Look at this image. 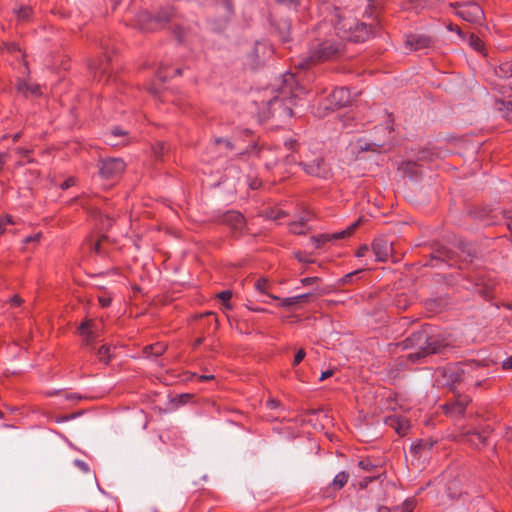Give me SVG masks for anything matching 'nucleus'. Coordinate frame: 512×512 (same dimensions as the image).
Instances as JSON below:
<instances>
[{"label": "nucleus", "mask_w": 512, "mask_h": 512, "mask_svg": "<svg viewBox=\"0 0 512 512\" xmlns=\"http://www.w3.org/2000/svg\"><path fill=\"white\" fill-rule=\"evenodd\" d=\"M406 349L413 351L407 355V359L412 363H425L426 359L432 355H445L452 347L448 340L440 334H434L429 325L422 326L416 332H413L403 341Z\"/></svg>", "instance_id": "1"}, {"label": "nucleus", "mask_w": 512, "mask_h": 512, "mask_svg": "<svg viewBox=\"0 0 512 512\" xmlns=\"http://www.w3.org/2000/svg\"><path fill=\"white\" fill-rule=\"evenodd\" d=\"M377 0H368L365 15L372 18L369 24L361 22L352 17L339 16L335 23V31L339 38L353 43H361L367 41L375 34L378 27L377 16L374 15L377 9Z\"/></svg>", "instance_id": "2"}, {"label": "nucleus", "mask_w": 512, "mask_h": 512, "mask_svg": "<svg viewBox=\"0 0 512 512\" xmlns=\"http://www.w3.org/2000/svg\"><path fill=\"white\" fill-rule=\"evenodd\" d=\"M459 254L449 250L444 246H436L429 254V260L424 264L425 266L441 267L447 265L449 267L459 266L472 263L476 256V249L474 246L467 242H460Z\"/></svg>", "instance_id": "3"}, {"label": "nucleus", "mask_w": 512, "mask_h": 512, "mask_svg": "<svg viewBox=\"0 0 512 512\" xmlns=\"http://www.w3.org/2000/svg\"><path fill=\"white\" fill-rule=\"evenodd\" d=\"M345 45L336 39H327L315 45L309 55L299 59L295 64L297 73L306 72L318 62L336 60L344 55Z\"/></svg>", "instance_id": "4"}, {"label": "nucleus", "mask_w": 512, "mask_h": 512, "mask_svg": "<svg viewBox=\"0 0 512 512\" xmlns=\"http://www.w3.org/2000/svg\"><path fill=\"white\" fill-rule=\"evenodd\" d=\"M293 81V74L285 76L284 85L280 91L267 101L268 112L266 117L291 118L293 116L292 99L289 97L292 94Z\"/></svg>", "instance_id": "5"}, {"label": "nucleus", "mask_w": 512, "mask_h": 512, "mask_svg": "<svg viewBox=\"0 0 512 512\" xmlns=\"http://www.w3.org/2000/svg\"><path fill=\"white\" fill-rule=\"evenodd\" d=\"M462 383L480 387L488 379V363L486 361L467 360L457 362Z\"/></svg>", "instance_id": "6"}, {"label": "nucleus", "mask_w": 512, "mask_h": 512, "mask_svg": "<svg viewBox=\"0 0 512 512\" xmlns=\"http://www.w3.org/2000/svg\"><path fill=\"white\" fill-rule=\"evenodd\" d=\"M299 165L306 174L318 178L328 179L331 176V169L321 155L313 156L310 151L300 156Z\"/></svg>", "instance_id": "7"}, {"label": "nucleus", "mask_w": 512, "mask_h": 512, "mask_svg": "<svg viewBox=\"0 0 512 512\" xmlns=\"http://www.w3.org/2000/svg\"><path fill=\"white\" fill-rule=\"evenodd\" d=\"M455 9V14L474 25H482L485 15L482 7L473 1L455 2L450 4Z\"/></svg>", "instance_id": "8"}, {"label": "nucleus", "mask_w": 512, "mask_h": 512, "mask_svg": "<svg viewBox=\"0 0 512 512\" xmlns=\"http://www.w3.org/2000/svg\"><path fill=\"white\" fill-rule=\"evenodd\" d=\"M352 101L351 93L347 87L335 88L330 95L320 102L318 110L334 111L345 107Z\"/></svg>", "instance_id": "9"}, {"label": "nucleus", "mask_w": 512, "mask_h": 512, "mask_svg": "<svg viewBox=\"0 0 512 512\" xmlns=\"http://www.w3.org/2000/svg\"><path fill=\"white\" fill-rule=\"evenodd\" d=\"M435 381L438 386L442 387H452L455 384L462 383L457 362L437 368Z\"/></svg>", "instance_id": "10"}, {"label": "nucleus", "mask_w": 512, "mask_h": 512, "mask_svg": "<svg viewBox=\"0 0 512 512\" xmlns=\"http://www.w3.org/2000/svg\"><path fill=\"white\" fill-rule=\"evenodd\" d=\"M99 174L104 179L118 177L125 170V162L121 158H106L99 161Z\"/></svg>", "instance_id": "11"}, {"label": "nucleus", "mask_w": 512, "mask_h": 512, "mask_svg": "<svg viewBox=\"0 0 512 512\" xmlns=\"http://www.w3.org/2000/svg\"><path fill=\"white\" fill-rule=\"evenodd\" d=\"M220 221L230 228L234 238L240 237L246 228V219L238 211H227L221 216Z\"/></svg>", "instance_id": "12"}, {"label": "nucleus", "mask_w": 512, "mask_h": 512, "mask_svg": "<svg viewBox=\"0 0 512 512\" xmlns=\"http://www.w3.org/2000/svg\"><path fill=\"white\" fill-rule=\"evenodd\" d=\"M358 225H359V222H355V223L351 224L347 229L340 231V232H336L333 234H320L317 236H312L310 238V242L315 249H320L329 241L340 240V239L350 237L354 233V231L358 227Z\"/></svg>", "instance_id": "13"}, {"label": "nucleus", "mask_w": 512, "mask_h": 512, "mask_svg": "<svg viewBox=\"0 0 512 512\" xmlns=\"http://www.w3.org/2000/svg\"><path fill=\"white\" fill-rule=\"evenodd\" d=\"M78 332L82 337V344L88 351L95 349L94 342L98 337V328L93 320H85L78 327Z\"/></svg>", "instance_id": "14"}, {"label": "nucleus", "mask_w": 512, "mask_h": 512, "mask_svg": "<svg viewBox=\"0 0 512 512\" xmlns=\"http://www.w3.org/2000/svg\"><path fill=\"white\" fill-rule=\"evenodd\" d=\"M372 251L376 261L385 262L392 253V242L385 237H377L372 242Z\"/></svg>", "instance_id": "15"}, {"label": "nucleus", "mask_w": 512, "mask_h": 512, "mask_svg": "<svg viewBox=\"0 0 512 512\" xmlns=\"http://www.w3.org/2000/svg\"><path fill=\"white\" fill-rule=\"evenodd\" d=\"M468 396H458L455 401L443 405L446 415L451 417H460L464 415L467 405L470 403Z\"/></svg>", "instance_id": "16"}, {"label": "nucleus", "mask_w": 512, "mask_h": 512, "mask_svg": "<svg viewBox=\"0 0 512 512\" xmlns=\"http://www.w3.org/2000/svg\"><path fill=\"white\" fill-rule=\"evenodd\" d=\"M385 424L397 432L400 436H405L409 429L410 423L408 419L400 415H391L385 418Z\"/></svg>", "instance_id": "17"}, {"label": "nucleus", "mask_w": 512, "mask_h": 512, "mask_svg": "<svg viewBox=\"0 0 512 512\" xmlns=\"http://www.w3.org/2000/svg\"><path fill=\"white\" fill-rule=\"evenodd\" d=\"M432 40L426 35L411 34L408 35L405 41L410 50L418 51L430 47Z\"/></svg>", "instance_id": "18"}, {"label": "nucleus", "mask_w": 512, "mask_h": 512, "mask_svg": "<svg viewBox=\"0 0 512 512\" xmlns=\"http://www.w3.org/2000/svg\"><path fill=\"white\" fill-rule=\"evenodd\" d=\"M136 21L139 28L145 32L154 31L157 29L154 15H152L148 11L140 12L136 17Z\"/></svg>", "instance_id": "19"}, {"label": "nucleus", "mask_w": 512, "mask_h": 512, "mask_svg": "<svg viewBox=\"0 0 512 512\" xmlns=\"http://www.w3.org/2000/svg\"><path fill=\"white\" fill-rule=\"evenodd\" d=\"M466 442L470 443L474 447L485 446V434H481L479 429H473L464 434Z\"/></svg>", "instance_id": "20"}, {"label": "nucleus", "mask_w": 512, "mask_h": 512, "mask_svg": "<svg viewBox=\"0 0 512 512\" xmlns=\"http://www.w3.org/2000/svg\"><path fill=\"white\" fill-rule=\"evenodd\" d=\"M494 108L501 113V116L512 122V101H505L502 99H496Z\"/></svg>", "instance_id": "21"}, {"label": "nucleus", "mask_w": 512, "mask_h": 512, "mask_svg": "<svg viewBox=\"0 0 512 512\" xmlns=\"http://www.w3.org/2000/svg\"><path fill=\"white\" fill-rule=\"evenodd\" d=\"M18 92L22 93L24 96H28V94L40 96L41 90L38 84H29L25 80H19L17 83Z\"/></svg>", "instance_id": "22"}, {"label": "nucleus", "mask_w": 512, "mask_h": 512, "mask_svg": "<svg viewBox=\"0 0 512 512\" xmlns=\"http://www.w3.org/2000/svg\"><path fill=\"white\" fill-rule=\"evenodd\" d=\"M174 16V9L171 7H166L161 9L156 15L155 24L157 25V29L163 27L166 23H168L172 17Z\"/></svg>", "instance_id": "23"}, {"label": "nucleus", "mask_w": 512, "mask_h": 512, "mask_svg": "<svg viewBox=\"0 0 512 512\" xmlns=\"http://www.w3.org/2000/svg\"><path fill=\"white\" fill-rule=\"evenodd\" d=\"M433 443L429 440H419L413 443L410 447V451L414 456H421L424 451H428L432 448Z\"/></svg>", "instance_id": "24"}, {"label": "nucleus", "mask_w": 512, "mask_h": 512, "mask_svg": "<svg viewBox=\"0 0 512 512\" xmlns=\"http://www.w3.org/2000/svg\"><path fill=\"white\" fill-rule=\"evenodd\" d=\"M350 478V474L346 471H341L334 477L330 486L333 490L339 491L341 490L348 482Z\"/></svg>", "instance_id": "25"}, {"label": "nucleus", "mask_w": 512, "mask_h": 512, "mask_svg": "<svg viewBox=\"0 0 512 512\" xmlns=\"http://www.w3.org/2000/svg\"><path fill=\"white\" fill-rule=\"evenodd\" d=\"M110 59L111 58L108 55V52H105V56H104L103 60H101L99 63H91L89 67L92 71L95 72V74H97V73L105 74V73H107V66H108V62L110 61Z\"/></svg>", "instance_id": "26"}, {"label": "nucleus", "mask_w": 512, "mask_h": 512, "mask_svg": "<svg viewBox=\"0 0 512 512\" xmlns=\"http://www.w3.org/2000/svg\"><path fill=\"white\" fill-rule=\"evenodd\" d=\"M411 302L405 293L397 294L393 299V305L399 310H406Z\"/></svg>", "instance_id": "27"}, {"label": "nucleus", "mask_w": 512, "mask_h": 512, "mask_svg": "<svg viewBox=\"0 0 512 512\" xmlns=\"http://www.w3.org/2000/svg\"><path fill=\"white\" fill-rule=\"evenodd\" d=\"M97 357L100 362L105 365L109 364L112 359L111 355V347L109 345H102L96 352Z\"/></svg>", "instance_id": "28"}, {"label": "nucleus", "mask_w": 512, "mask_h": 512, "mask_svg": "<svg viewBox=\"0 0 512 512\" xmlns=\"http://www.w3.org/2000/svg\"><path fill=\"white\" fill-rule=\"evenodd\" d=\"M166 347L161 343H155L152 345H148L144 348V353L147 355H152L158 357L162 355L165 351Z\"/></svg>", "instance_id": "29"}, {"label": "nucleus", "mask_w": 512, "mask_h": 512, "mask_svg": "<svg viewBox=\"0 0 512 512\" xmlns=\"http://www.w3.org/2000/svg\"><path fill=\"white\" fill-rule=\"evenodd\" d=\"M496 74L500 77L508 78L512 76V60L499 65Z\"/></svg>", "instance_id": "30"}, {"label": "nucleus", "mask_w": 512, "mask_h": 512, "mask_svg": "<svg viewBox=\"0 0 512 512\" xmlns=\"http://www.w3.org/2000/svg\"><path fill=\"white\" fill-rule=\"evenodd\" d=\"M232 295H233V293L231 290H224V291L220 292L219 294H217V298L222 301L224 308L227 310L232 309V305L230 303V299L232 298Z\"/></svg>", "instance_id": "31"}, {"label": "nucleus", "mask_w": 512, "mask_h": 512, "mask_svg": "<svg viewBox=\"0 0 512 512\" xmlns=\"http://www.w3.org/2000/svg\"><path fill=\"white\" fill-rule=\"evenodd\" d=\"M269 298H271L273 300H278L280 307L291 308V307L297 305L296 302H295L294 296L293 297H288V298H279V297H277L275 295H269Z\"/></svg>", "instance_id": "32"}, {"label": "nucleus", "mask_w": 512, "mask_h": 512, "mask_svg": "<svg viewBox=\"0 0 512 512\" xmlns=\"http://www.w3.org/2000/svg\"><path fill=\"white\" fill-rule=\"evenodd\" d=\"M382 145L380 144H377V143H368V142H364L362 143V141H359V149L361 151H372V152H381V149H382Z\"/></svg>", "instance_id": "33"}, {"label": "nucleus", "mask_w": 512, "mask_h": 512, "mask_svg": "<svg viewBox=\"0 0 512 512\" xmlns=\"http://www.w3.org/2000/svg\"><path fill=\"white\" fill-rule=\"evenodd\" d=\"M358 467L364 471L372 472L378 467L370 458H364L358 462Z\"/></svg>", "instance_id": "34"}, {"label": "nucleus", "mask_w": 512, "mask_h": 512, "mask_svg": "<svg viewBox=\"0 0 512 512\" xmlns=\"http://www.w3.org/2000/svg\"><path fill=\"white\" fill-rule=\"evenodd\" d=\"M255 288L257 291H259L260 293L264 294V295H267L269 297V293L267 291L268 289V281L266 279H258L256 282H255Z\"/></svg>", "instance_id": "35"}, {"label": "nucleus", "mask_w": 512, "mask_h": 512, "mask_svg": "<svg viewBox=\"0 0 512 512\" xmlns=\"http://www.w3.org/2000/svg\"><path fill=\"white\" fill-rule=\"evenodd\" d=\"M384 475V473H381V474H378V475H373V476H366L364 477L360 482H359V487L360 489H365L368 487V485L377 480V479H380L382 476Z\"/></svg>", "instance_id": "36"}, {"label": "nucleus", "mask_w": 512, "mask_h": 512, "mask_svg": "<svg viewBox=\"0 0 512 512\" xmlns=\"http://www.w3.org/2000/svg\"><path fill=\"white\" fill-rule=\"evenodd\" d=\"M302 222H291L289 224V227H290V231L294 234H297V235H302V234H305V231H306V227L301 225Z\"/></svg>", "instance_id": "37"}, {"label": "nucleus", "mask_w": 512, "mask_h": 512, "mask_svg": "<svg viewBox=\"0 0 512 512\" xmlns=\"http://www.w3.org/2000/svg\"><path fill=\"white\" fill-rule=\"evenodd\" d=\"M275 2L280 5H285L290 8L297 9L298 7H300L302 5L303 0H275Z\"/></svg>", "instance_id": "38"}, {"label": "nucleus", "mask_w": 512, "mask_h": 512, "mask_svg": "<svg viewBox=\"0 0 512 512\" xmlns=\"http://www.w3.org/2000/svg\"><path fill=\"white\" fill-rule=\"evenodd\" d=\"M470 45L477 51H481L484 47L482 40L478 36H475V35H471Z\"/></svg>", "instance_id": "39"}, {"label": "nucleus", "mask_w": 512, "mask_h": 512, "mask_svg": "<svg viewBox=\"0 0 512 512\" xmlns=\"http://www.w3.org/2000/svg\"><path fill=\"white\" fill-rule=\"evenodd\" d=\"M313 298V294L305 293L301 295L294 296L295 302L297 305L308 303Z\"/></svg>", "instance_id": "40"}, {"label": "nucleus", "mask_w": 512, "mask_h": 512, "mask_svg": "<svg viewBox=\"0 0 512 512\" xmlns=\"http://www.w3.org/2000/svg\"><path fill=\"white\" fill-rule=\"evenodd\" d=\"M8 224H14L10 215H6L5 217H0V235H2L5 231V227Z\"/></svg>", "instance_id": "41"}, {"label": "nucleus", "mask_w": 512, "mask_h": 512, "mask_svg": "<svg viewBox=\"0 0 512 512\" xmlns=\"http://www.w3.org/2000/svg\"><path fill=\"white\" fill-rule=\"evenodd\" d=\"M18 17L22 20H28L31 15V9L29 7H21L18 12Z\"/></svg>", "instance_id": "42"}, {"label": "nucleus", "mask_w": 512, "mask_h": 512, "mask_svg": "<svg viewBox=\"0 0 512 512\" xmlns=\"http://www.w3.org/2000/svg\"><path fill=\"white\" fill-rule=\"evenodd\" d=\"M305 355H306L305 350L299 349L294 356L292 365L295 367L298 364H300L302 362V360L305 358Z\"/></svg>", "instance_id": "43"}, {"label": "nucleus", "mask_w": 512, "mask_h": 512, "mask_svg": "<svg viewBox=\"0 0 512 512\" xmlns=\"http://www.w3.org/2000/svg\"><path fill=\"white\" fill-rule=\"evenodd\" d=\"M362 270H355L353 272H350L348 274H346L344 277L341 278V283L342 284H348V283H351L353 281V278L358 275L359 273H361Z\"/></svg>", "instance_id": "44"}, {"label": "nucleus", "mask_w": 512, "mask_h": 512, "mask_svg": "<svg viewBox=\"0 0 512 512\" xmlns=\"http://www.w3.org/2000/svg\"><path fill=\"white\" fill-rule=\"evenodd\" d=\"M214 143H215V145H217V146H219V145H222V144H223L227 150H233V148H234L233 144H232L228 139H224V138H216V139L214 140Z\"/></svg>", "instance_id": "45"}, {"label": "nucleus", "mask_w": 512, "mask_h": 512, "mask_svg": "<svg viewBox=\"0 0 512 512\" xmlns=\"http://www.w3.org/2000/svg\"><path fill=\"white\" fill-rule=\"evenodd\" d=\"M74 465L79 468L83 473H88L90 472V467L89 465L84 462L83 460H79V459H76L74 461Z\"/></svg>", "instance_id": "46"}, {"label": "nucleus", "mask_w": 512, "mask_h": 512, "mask_svg": "<svg viewBox=\"0 0 512 512\" xmlns=\"http://www.w3.org/2000/svg\"><path fill=\"white\" fill-rule=\"evenodd\" d=\"M312 218V214L310 211H303L301 216L296 222H302L301 225L306 227V224Z\"/></svg>", "instance_id": "47"}, {"label": "nucleus", "mask_w": 512, "mask_h": 512, "mask_svg": "<svg viewBox=\"0 0 512 512\" xmlns=\"http://www.w3.org/2000/svg\"><path fill=\"white\" fill-rule=\"evenodd\" d=\"M98 301L101 307L106 308L111 305L112 299L109 296L103 295L98 297Z\"/></svg>", "instance_id": "48"}, {"label": "nucleus", "mask_w": 512, "mask_h": 512, "mask_svg": "<svg viewBox=\"0 0 512 512\" xmlns=\"http://www.w3.org/2000/svg\"><path fill=\"white\" fill-rule=\"evenodd\" d=\"M170 76L171 75L169 73H167L166 71H163L162 66H160L156 72L157 79H159L162 82H165L168 79V77H170Z\"/></svg>", "instance_id": "49"}, {"label": "nucleus", "mask_w": 512, "mask_h": 512, "mask_svg": "<svg viewBox=\"0 0 512 512\" xmlns=\"http://www.w3.org/2000/svg\"><path fill=\"white\" fill-rule=\"evenodd\" d=\"M42 234L41 233H36L34 235H31V236H27L23 242L25 244H29V243H38L40 241V238H41Z\"/></svg>", "instance_id": "50"}, {"label": "nucleus", "mask_w": 512, "mask_h": 512, "mask_svg": "<svg viewBox=\"0 0 512 512\" xmlns=\"http://www.w3.org/2000/svg\"><path fill=\"white\" fill-rule=\"evenodd\" d=\"M370 251L369 249V246L364 244V245H361L358 250L356 251V256L361 258V257H365L366 254Z\"/></svg>", "instance_id": "51"}, {"label": "nucleus", "mask_w": 512, "mask_h": 512, "mask_svg": "<svg viewBox=\"0 0 512 512\" xmlns=\"http://www.w3.org/2000/svg\"><path fill=\"white\" fill-rule=\"evenodd\" d=\"M295 258L299 261V262H303V263H313L314 260H311V259H308L303 252L301 251H298L295 253Z\"/></svg>", "instance_id": "52"}, {"label": "nucleus", "mask_w": 512, "mask_h": 512, "mask_svg": "<svg viewBox=\"0 0 512 512\" xmlns=\"http://www.w3.org/2000/svg\"><path fill=\"white\" fill-rule=\"evenodd\" d=\"M319 280L320 279L318 277H306V278L301 279V283L304 286H309V285L316 283Z\"/></svg>", "instance_id": "53"}, {"label": "nucleus", "mask_w": 512, "mask_h": 512, "mask_svg": "<svg viewBox=\"0 0 512 512\" xmlns=\"http://www.w3.org/2000/svg\"><path fill=\"white\" fill-rule=\"evenodd\" d=\"M74 185V178H68L67 180H65L61 185H60V188L62 190H66L68 188H70L71 186Z\"/></svg>", "instance_id": "54"}, {"label": "nucleus", "mask_w": 512, "mask_h": 512, "mask_svg": "<svg viewBox=\"0 0 512 512\" xmlns=\"http://www.w3.org/2000/svg\"><path fill=\"white\" fill-rule=\"evenodd\" d=\"M22 301H23V300H22V298H21L20 296H18V295H14V296L10 299V304H11V306H15V307H17V306H20V305H21Z\"/></svg>", "instance_id": "55"}, {"label": "nucleus", "mask_w": 512, "mask_h": 512, "mask_svg": "<svg viewBox=\"0 0 512 512\" xmlns=\"http://www.w3.org/2000/svg\"><path fill=\"white\" fill-rule=\"evenodd\" d=\"M164 150H165V144L164 143L158 144V146L155 148L156 157L160 158L163 155Z\"/></svg>", "instance_id": "56"}, {"label": "nucleus", "mask_w": 512, "mask_h": 512, "mask_svg": "<svg viewBox=\"0 0 512 512\" xmlns=\"http://www.w3.org/2000/svg\"><path fill=\"white\" fill-rule=\"evenodd\" d=\"M502 368L504 370L512 369V355L502 362Z\"/></svg>", "instance_id": "57"}, {"label": "nucleus", "mask_w": 512, "mask_h": 512, "mask_svg": "<svg viewBox=\"0 0 512 512\" xmlns=\"http://www.w3.org/2000/svg\"><path fill=\"white\" fill-rule=\"evenodd\" d=\"M479 430L481 434H485V441L487 442L488 437L492 433V428L489 425H487Z\"/></svg>", "instance_id": "58"}, {"label": "nucleus", "mask_w": 512, "mask_h": 512, "mask_svg": "<svg viewBox=\"0 0 512 512\" xmlns=\"http://www.w3.org/2000/svg\"><path fill=\"white\" fill-rule=\"evenodd\" d=\"M208 318H212L214 322V329L216 330L218 328V319L217 316L213 312H207L204 314Z\"/></svg>", "instance_id": "59"}, {"label": "nucleus", "mask_w": 512, "mask_h": 512, "mask_svg": "<svg viewBox=\"0 0 512 512\" xmlns=\"http://www.w3.org/2000/svg\"><path fill=\"white\" fill-rule=\"evenodd\" d=\"M5 46L9 52L20 51V48H19L18 44H16V43L5 44Z\"/></svg>", "instance_id": "60"}, {"label": "nucleus", "mask_w": 512, "mask_h": 512, "mask_svg": "<svg viewBox=\"0 0 512 512\" xmlns=\"http://www.w3.org/2000/svg\"><path fill=\"white\" fill-rule=\"evenodd\" d=\"M191 397L192 396L190 394H181V395L178 396L179 403L185 404V403H187L191 399Z\"/></svg>", "instance_id": "61"}, {"label": "nucleus", "mask_w": 512, "mask_h": 512, "mask_svg": "<svg viewBox=\"0 0 512 512\" xmlns=\"http://www.w3.org/2000/svg\"><path fill=\"white\" fill-rule=\"evenodd\" d=\"M111 135L112 136H125V135H127V132L120 128H115L112 130Z\"/></svg>", "instance_id": "62"}, {"label": "nucleus", "mask_w": 512, "mask_h": 512, "mask_svg": "<svg viewBox=\"0 0 512 512\" xmlns=\"http://www.w3.org/2000/svg\"><path fill=\"white\" fill-rule=\"evenodd\" d=\"M280 402L276 399H270L267 401V406L271 409H275L279 406Z\"/></svg>", "instance_id": "63"}, {"label": "nucleus", "mask_w": 512, "mask_h": 512, "mask_svg": "<svg viewBox=\"0 0 512 512\" xmlns=\"http://www.w3.org/2000/svg\"><path fill=\"white\" fill-rule=\"evenodd\" d=\"M506 225H507V228L512 233V215L506 216Z\"/></svg>", "instance_id": "64"}]
</instances>
